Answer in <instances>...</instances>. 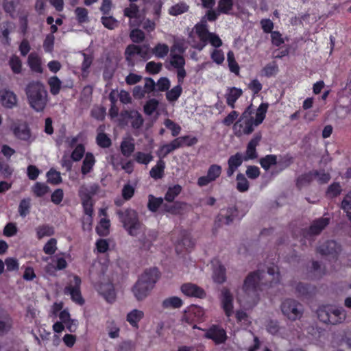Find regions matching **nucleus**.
<instances>
[{
  "mask_svg": "<svg viewBox=\"0 0 351 351\" xmlns=\"http://www.w3.org/2000/svg\"><path fill=\"white\" fill-rule=\"evenodd\" d=\"M268 106L267 104L262 103L256 110L255 118L252 115L254 112L252 106H248L233 125L234 135L241 137L251 134L254 128L259 125L265 119Z\"/></svg>",
  "mask_w": 351,
  "mask_h": 351,
  "instance_id": "nucleus-1",
  "label": "nucleus"
},
{
  "mask_svg": "<svg viewBox=\"0 0 351 351\" xmlns=\"http://www.w3.org/2000/svg\"><path fill=\"white\" fill-rule=\"evenodd\" d=\"M29 106L36 112L43 111L48 101V94L44 84L40 81L29 82L25 88Z\"/></svg>",
  "mask_w": 351,
  "mask_h": 351,
  "instance_id": "nucleus-2",
  "label": "nucleus"
},
{
  "mask_svg": "<svg viewBox=\"0 0 351 351\" xmlns=\"http://www.w3.org/2000/svg\"><path fill=\"white\" fill-rule=\"evenodd\" d=\"M117 214L128 234L136 237L141 233L143 225L140 221L136 210L132 208H127L124 210H119Z\"/></svg>",
  "mask_w": 351,
  "mask_h": 351,
  "instance_id": "nucleus-3",
  "label": "nucleus"
},
{
  "mask_svg": "<svg viewBox=\"0 0 351 351\" xmlns=\"http://www.w3.org/2000/svg\"><path fill=\"white\" fill-rule=\"evenodd\" d=\"M261 273H250L245 279L243 291L245 294L243 301L249 304H255L258 298V290L262 280Z\"/></svg>",
  "mask_w": 351,
  "mask_h": 351,
  "instance_id": "nucleus-4",
  "label": "nucleus"
},
{
  "mask_svg": "<svg viewBox=\"0 0 351 351\" xmlns=\"http://www.w3.org/2000/svg\"><path fill=\"white\" fill-rule=\"evenodd\" d=\"M318 319L326 324L336 325L343 323L346 319V311L342 307L332 305L323 306L317 310Z\"/></svg>",
  "mask_w": 351,
  "mask_h": 351,
  "instance_id": "nucleus-5",
  "label": "nucleus"
},
{
  "mask_svg": "<svg viewBox=\"0 0 351 351\" xmlns=\"http://www.w3.org/2000/svg\"><path fill=\"white\" fill-rule=\"evenodd\" d=\"M280 310L282 315L292 322L300 319L304 313L302 304L291 298H287L281 302Z\"/></svg>",
  "mask_w": 351,
  "mask_h": 351,
  "instance_id": "nucleus-6",
  "label": "nucleus"
},
{
  "mask_svg": "<svg viewBox=\"0 0 351 351\" xmlns=\"http://www.w3.org/2000/svg\"><path fill=\"white\" fill-rule=\"evenodd\" d=\"M148 54L147 49L134 45L128 46L125 51V59L130 66H134L137 62L147 59Z\"/></svg>",
  "mask_w": 351,
  "mask_h": 351,
  "instance_id": "nucleus-7",
  "label": "nucleus"
},
{
  "mask_svg": "<svg viewBox=\"0 0 351 351\" xmlns=\"http://www.w3.org/2000/svg\"><path fill=\"white\" fill-rule=\"evenodd\" d=\"M204 314V310L202 307L195 305L191 306L184 311L181 318L182 324L191 326L197 322L202 321Z\"/></svg>",
  "mask_w": 351,
  "mask_h": 351,
  "instance_id": "nucleus-8",
  "label": "nucleus"
},
{
  "mask_svg": "<svg viewBox=\"0 0 351 351\" xmlns=\"http://www.w3.org/2000/svg\"><path fill=\"white\" fill-rule=\"evenodd\" d=\"M80 286L81 279L77 276H73V280L64 288V293L69 295L74 302L82 305L84 300L81 294Z\"/></svg>",
  "mask_w": 351,
  "mask_h": 351,
  "instance_id": "nucleus-9",
  "label": "nucleus"
},
{
  "mask_svg": "<svg viewBox=\"0 0 351 351\" xmlns=\"http://www.w3.org/2000/svg\"><path fill=\"white\" fill-rule=\"evenodd\" d=\"M142 234L138 239L139 243V247L142 250H149L153 245V243L158 237V232L155 230L147 229L143 226L141 231Z\"/></svg>",
  "mask_w": 351,
  "mask_h": 351,
  "instance_id": "nucleus-10",
  "label": "nucleus"
},
{
  "mask_svg": "<svg viewBox=\"0 0 351 351\" xmlns=\"http://www.w3.org/2000/svg\"><path fill=\"white\" fill-rule=\"evenodd\" d=\"M201 26L202 27H207V23L205 18H203L200 23L196 24L189 33L188 38V43L191 45L192 47L201 51L206 46L205 39H201L199 35L197 34V27Z\"/></svg>",
  "mask_w": 351,
  "mask_h": 351,
  "instance_id": "nucleus-11",
  "label": "nucleus"
},
{
  "mask_svg": "<svg viewBox=\"0 0 351 351\" xmlns=\"http://www.w3.org/2000/svg\"><path fill=\"white\" fill-rule=\"evenodd\" d=\"M222 168L218 165H212L209 167L206 176H201L197 180V184L199 186H204L209 183L214 182L221 173Z\"/></svg>",
  "mask_w": 351,
  "mask_h": 351,
  "instance_id": "nucleus-12",
  "label": "nucleus"
},
{
  "mask_svg": "<svg viewBox=\"0 0 351 351\" xmlns=\"http://www.w3.org/2000/svg\"><path fill=\"white\" fill-rule=\"evenodd\" d=\"M197 34L201 39H205L206 45L208 42L212 46L215 47H219L222 45V40L215 34L210 33L208 30V27H202L198 26Z\"/></svg>",
  "mask_w": 351,
  "mask_h": 351,
  "instance_id": "nucleus-13",
  "label": "nucleus"
},
{
  "mask_svg": "<svg viewBox=\"0 0 351 351\" xmlns=\"http://www.w3.org/2000/svg\"><path fill=\"white\" fill-rule=\"evenodd\" d=\"M330 179V176L328 173L324 171H314L309 173L308 174L302 176L298 179V184H302L304 183H308L314 180L322 184L328 182Z\"/></svg>",
  "mask_w": 351,
  "mask_h": 351,
  "instance_id": "nucleus-14",
  "label": "nucleus"
},
{
  "mask_svg": "<svg viewBox=\"0 0 351 351\" xmlns=\"http://www.w3.org/2000/svg\"><path fill=\"white\" fill-rule=\"evenodd\" d=\"M124 16L130 19L131 27L139 26L142 22L138 7L136 4L131 3L129 7L125 8Z\"/></svg>",
  "mask_w": 351,
  "mask_h": 351,
  "instance_id": "nucleus-15",
  "label": "nucleus"
},
{
  "mask_svg": "<svg viewBox=\"0 0 351 351\" xmlns=\"http://www.w3.org/2000/svg\"><path fill=\"white\" fill-rule=\"evenodd\" d=\"M262 135L261 133L258 132L255 134L253 138L248 143L245 151V155L243 157L245 161L255 159L257 158L258 155L256 154V147L259 144Z\"/></svg>",
  "mask_w": 351,
  "mask_h": 351,
  "instance_id": "nucleus-16",
  "label": "nucleus"
},
{
  "mask_svg": "<svg viewBox=\"0 0 351 351\" xmlns=\"http://www.w3.org/2000/svg\"><path fill=\"white\" fill-rule=\"evenodd\" d=\"M221 302L226 316L230 317L233 312V296L226 288H223L221 290Z\"/></svg>",
  "mask_w": 351,
  "mask_h": 351,
  "instance_id": "nucleus-17",
  "label": "nucleus"
},
{
  "mask_svg": "<svg viewBox=\"0 0 351 351\" xmlns=\"http://www.w3.org/2000/svg\"><path fill=\"white\" fill-rule=\"evenodd\" d=\"M181 291L186 296L203 298L206 293L203 289L192 283H186L181 286Z\"/></svg>",
  "mask_w": 351,
  "mask_h": 351,
  "instance_id": "nucleus-18",
  "label": "nucleus"
},
{
  "mask_svg": "<svg viewBox=\"0 0 351 351\" xmlns=\"http://www.w3.org/2000/svg\"><path fill=\"white\" fill-rule=\"evenodd\" d=\"M318 251L322 254L335 256L341 251V247L336 241H328L322 244Z\"/></svg>",
  "mask_w": 351,
  "mask_h": 351,
  "instance_id": "nucleus-19",
  "label": "nucleus"
},
{
  "mask_svg": "<svg viewBox=\"0 0 351 351\" xmlns=\"http://www.w3.org/2000/svg\"><path fill=\"white\" fill-rule=\"evenodd\" d=\"M180 141L175 138L171 143L161 145L156 152L158 157L162 160L169 154L180 147Z\"/></svg>",
  "mask_w": 351,
  "mask_h": 351,
  "instance_id": "nucleus-20",
  "label": "nucleus"
},
{
  "mask_svg": "<svg viewBox=\"0 0 351 351\" xmlns=\"http://www.w3.org/2000/svg\"><path fill=\"white\" fill-rule=\"evenodd\" d=\"M207 338L213 339L216 343H223L226 339V333L223 328L212 326L206 333Z\"/></svg>",
  "mask_w": 351,
  "mask_h": 351,
  "instance_id": "nucleus-21",
  "label": "nucleus"
},
{
  "mask_svg": "<svg viewBox=\"0 0 351 351\" xmlns=\"http://www.w3.org/2000/svg\"><path fill=\"white\" fill-rule=\"evenodd\" d=\"M0 102L5 108H12L16 105L17 98L16 95L10 90H0Z\"/></svg>",
  "mask_w": 351,
  "mask_h": 351,
  "instance_id": "nucleus-22",
  "label": "nucleus"
},
{
  "mask_svg": "<svg viewBox=\"0 0 351 351\" xmlns=\"http://www.w3.org/2000/svg\"><path fill=\"white\" fill-rule=\"evenodd\" d=\"M213 267V279L215 282L221 284L226 281V269L221 263L215 260L212 262Z\"/></svg>",
  "mask_w": 351,
  "mask_h": 351,
  "instance_id": "nucleus-23",
  "label": "nucleus"
},
{
  "mask_svg": "<svg viewBox=\"0 0 351 351\" xmlns=\"http://www.w3.org/2000/svg\"><path fill=\"white\" fill-rule=\"evenodd\" d=\"M158 279V271L154 268L145 271L138 280L153 289L154 284Z\"/></svg>",
  "mask_w": 351,
  "mask_h": 351,
  "instance_id": "nucleus-24",
  "label": "nucleus"
},
{
  "mask_svg": "<svg viewBox=\"0 0 351 351\" xmlns=\"http://www.w3.org/2000/svg\"><path fill=\"white\" fill-rule=\"evenodd\" d=\"M241 88L237 87L228 88L225 94L227 104L231 108H235L236 101L242 95Z\"/></svg>",
  "mask_w": 351,
  "mask_h": 351,
  "instance_id": "nucleus-25",
  "label": "nucleus"
},
{
  "mask_svg": "<svg viewBox=\"0 0 351 351\" xmlns=\"http://www.w3.org/2000/svg\"><path fill=\"white\" fill-rule=\"evenodd\" d=\"M152 289L149 286L138 280L132 289V292L136 299L138 301H141L149 295Z\"/></svg>",
  "mask_w": 351,
  "mask_h": 351,
  "instance_id": "nucleus-26",
  "label": "nucleus"
},
{
  "mask_svg": "<svg viewBox=\"0 0 351 351\" xmlns=\"http://www.w3.org/2000/svg\"><path fill=\"white\" fill-rule=\"evenodd\" d=\"M14 136L23 141H28L30 138V132L27 125L25 123H14L12 127Z\"/></svg>",
  "mask_w": 351,
  "mask_h": 351,
  "instance_id": "nucleus-27",
  "label": "nucleus"
},
{
  "mask_svg": "<svg viewBox=\"0 0 351 351\" xmlns=\"http://www.w3.org/2000/svg\"><path fill=\"white\" fill-rule=\"evenodd\" d=\"M243 160L244 158L240 153H237L231 156L228 160V168L227 169V176L231 177L236 169L241 165Z\"/></svg>",
  "mask_w": 351,
  "mask_h": 351,
  "instance_id": "nucleus-28",
  "label": "nucleus"
},
{
  "mask_svg": "<svg viewBox=\"0 0 351 351\" xmlns=\"http://www.w3.org/2000/svg\"><path fill=\"white\" fill-rule=\"evenodd\" d=\"M98 291L109 302H112L115 299V291L112 283H101L98 287Z\"/></svg>",
  "mask_w": 351,
  "mask_h": 351,
  "instance_id": "nucleus-29",
  "label": "nucleus"
},
{
  "mask_svg": "<svg viewBox=\"0 0 351 351\" xmlns=\"http://www.w3.org/2000/svg\"><path fill=\"white\" fill-rule=\"evenodd\" d=\"M237 215V210L235 208H228L221 211L218 216V221L224 225L230 224Z\"/></svg>",
  "mask_w": 351,
  "mask_h": 351,
  "instance_id": "nucleus-30",
  "label": "nucleus"
},
{
  "mask_svg": "<svg viewBox=\"0 0 351 351\" xmlns=\"http://www.w3.org/2000/svg\"><path fill=\"white\" fill-rule=\"evenodd\" d=\"M329 218L322 217L314 221L309 228V234L311 235L319 234L329 223Z\"/></svg>",
  "mask_w": 351,
  "mask_h": 351,
  "instance_id": "nucleus-31",
  "label": "nucleus"
},
{
  "mask_svg": "<svg viewBox=\"0 0 351 351\" xmlns=\"http://www.w3.org/2000/svg\"><path fill=\"white\" fill-rule=\"evenodd\" d=\"M98 186L96 184L82 185L79 190V195L82 199H92V197L96 193Z\"/></svg>",
  "mask_w": 351,
  "mask_h": 351,
  "instance_id": "nucleus-32",
  "label": "nucleus"
},
{
  "mask_svg": "<svg viewBox=\"0 0 351 351\" xmlns=\"http://www.w3.org/2000/svg\"><path fill=\"white\" fill-rule=\"evenodd\" d=\"M27 64L32 71L38 73H41L43 72L41 59L37 53H31L29 55Z\"/></svg>",
  "mask_w": 351,
  "mask_h": 351,
  "instance_id": "nucleus-33",
  "label": "nucleus"
},
{
  "mask_svg": "<svg viewBox=\"0 0 351 351\" xmlns=\"http://www.w3.org/2000/svg\"><path fill=\"white\" fill-rule=\"evenodd\" d=\"M95 164V158L93 154L90 152L86 153L81 167L82 173L85 176L90 173L93 170Z\"/></svg>",
  "mask_w": 351,
  "mask_h": 351,
  "instance_id": "nucleus-34",
  "label": "nucleus"
},
{
  "mask_svg": "<svg viewBox=\"0 0 351 351\" xmlns=\"http://www.w3.org/2000/svg\"><path fill=\"white\" fill-rule=\"evenodd\" d=\"M121 152L126 157L131 156L135 149L134 139L131 137L123 138L121 143Z\"/></svg>",
  "mask_w": 351,
  "mask_h": 351,
  "instance_id": "nucleus-35",
  "label": "nucleus"
},
{
  "mask_svg": "<svg viewBox=\"0 0 351 351\" xmlns=\"http://www.w3.org/2000/svg\"><path fill=\"white\" fill-rule=\"evenodd\" d=\"M125 114L131 120V125L134 129H139L143 123V119L140 113L136 110L126 111Z\"/></svg>",
  "mask_w": 351,
  "mask_h": 351,
  "instance_id": "nucleus-36",
  "label": "nucleus"
},
{
  "mask_svg": "<svg viewBox=\"0 0 351 351\" xmlns=\"http://www.w3.org/2000/svg\"><path fill=\"white\" fill-rule=\"evenodd\" d=\"M183 304L182 299L178 296H172L165 299L162 302L163 308H178Z\"/></svg>",
  "mask_w": 351,
  "mask_h": 351,
  "instance_id": "nucleus-37",
  "label": "nucleus"
},
{
  "mask_svg": "<svg viewBox=\"0 0 351 351\" xmlns=\"http://www.w3.org/2000/svg\"><path fill=\"white\" fill-rule=\"evenodd\" d=\"M165 168V162L160 159L156 165L151 169L149 172L150 176L154 179L161 178L163 176Z\"/></svg>",
  "mask_w": 351,
  "mask_h": 351,
  "instance_id": "nucleus-38",
  "label": "nucleus"
},
{
  "mask_svg": "<svg viewBox=\"0 0 351 351\" xmlns=\"http://www.w3.org/2000/svg\"><path fill=\"white\" fill-rule=\"evenodd\" d=\"M144 313L138 309L131 311L127 315V321L132 326H137L138 322L143 317Z\"/></svg>",
  "mask_w": 351,
  "mask_h": 351,
  "instance_id": "nucleus-39",
  "label": "nucleus"
},
{
  "mask_svg": "<svg viewBox=\"0 0 351 351\" xmlns=\"http://www.w3.org/2000/svg\"><path fill=\"white\" fill-rule=\"evenodd\" d=\"M15 28L14 23L11 22H6L3 23L2 29H1V38L2 43L5 45H8L10 43V38L9 34L11 32H12Z\"/></svg>",
  "mask_w": 351,
  "mask_h": 351,
  "instance_id": "nucleus-40",
  "label": "nucleus"
},
{
  "mask_svg": "<svg viewBox=\"0 0 351 351\" xmlns=\"http://www.w3.org/2000/svg\"><path fill=\"white\" fill-rule=\"evenodd\" d=\"M233 5V0H219L217 5V13L230 14Z\"/></svg>",
  "mask_w": 351,
  "mask_h": 351,
  "instance_id": "nucleus-41",
  "label": "nucleus"
},
{
  "mask_svg": "<svg viewBox=\"0 0 351 351\" xmlns=\"http://www.w3.org/2000/svg\"><path fill=\"white\" fill-rule=\"evenodd\" d=\"M169 51V48L168 45L165 43H158L152 49L153 54L158 58H165L168 54Z\"/></svg>",
  "mask_w": 351,
  "mask_h": 351,
  "instance_id": "nucleus-42",
  "label": "nucleus"
},
{
  "mask_svg": "<svg viewBox=\"0 0 351 351\" xmlns=\"http://www.w3.org/2000/svg\"><path fill=\"white\" fill-rule=\"evenodd\" d=\"M182 92L180 84H178L166 93V98L170 102H174L178 100Z\"/></svg>",
  "mask_w": 351,
  "mask_h": 351,
  "instance_id": "nucleus-43",
  "label": "nucleus"
},
{
  "mask_svg": "<svg viewBox=\"0 0 351 351\" xmlns=\"http://www.w3.org/2000/svg\"><path fill=\"white\" fill-rule=\"evenodd\" d=\"M48 84L52 95H56L60 93L62 82L57 76L51 77L48 80Z\"/></svg>",
  "mask_w": 351,
  "mask_h": 351,
  "instance_id": "nucleus-44",
  "label": "nucleus"
},
{
  "mask_svg": "<svg viewBox=\"0 0 351 351\" xmlns=\"http://www.w3.org/2000/svg\"><path fill=\"white\" fill-rule=\"evenodd\" d=\"M36 197H43L49 192V187L45 183L36 182L32 188Z\"/></svg>",
  "mask_w": 351,
  "mask_h": 351,
  "instance_id": "nucleus-45",
  "label": "nucleus"
},
{
  "mask_svg": "<svg viewBox=\"0 0 351 351\" xmlns=\"http://www.w3.org/2000/svg\"><path fill=\"white\" fill-rule=\"evenodd\" d=\"M276 163L277 156L276 155H267L260 160L261 167L266 171L269 170L272 165H274Z\"/></svg>",
  "mask_w": 351,
  "mask_h": 351,
  "instance_id": "nucleus-46",
  "label": "nucleus"
},
{
  "mask_svg": "<svg viewBox=\"0 0 351 351\" xmlns=\"http://www.w3.org/2000/svg\"><path fill=\"white\" fill-rule=\"evenodd\" d=\"M163 202L161 197H156L152 195L148 196L147 208L152 212H156Z\"/></svg>",
  "mask_w": 351,
  "mask_h": 351,
  "instance_id": "nucleus-47",
  "label": "nucleus"
},
{
  "mask_svg": "<svg viewBox=\"0 0 351 351\" xmlns=\"http://www.w3.org/2000/svg\"><path fill=\"white\" fill-rule=\"evenodd\" d=\"M101 132L97 136V143L101 147H108L111 145V140L107 136L106 134L102 132L104 127L100 126L98 128Z\"/></svg>",
  "mask_w": 351,
  "mask_h": 351,
  "instance_id": "nucleus-48",
  "label": "nucleus"
},
{
  "mask_svg": "<svg viewBox=\"0 0 351 351\" xmlns=\"http://www.w3.org/2000/svg\"><path fill=\"white\" fill-rule=\"evenodd\" d=\"M181 191L182 187L178 184L171 186L168 189L167 192L165 194V199L167 202H173L174 199L180 193Z\"/></svg>",
  "mask_w": 351,
  "mask_h": 351,
  "instance_id": "nucleus-49",
  "label": "nucleus"
},
{
  "mask_svg": "<svg viewBox=\"0 0 351 351\" xmlns=\"http://www.w3.org/2000/svg\"><path fill=\"white\" fill-rule=\"evenodd\" d=\"M237 189L239 192H245L249 189V182L242 173L237 176Z\"/></svg>",
  "mask_w": 351,
  "mask_h": 351,
  "instance_id": "nucleus-50",
  "label": "nucleus"
},
{
  "mask_svg": "<svg viewBox=\"0 0 351 351\" xmlns=\"http://www.w3.org/2000/svg\"><path fill=\"white\" fill-rule=\"evenodd\" d=\"M81 54L84 58L81 69L82 71V75L84 76H86L89 72L88 69L93 63V58L91 55L86 54L84 52H82Z\"/></svg>",
  "mask_w": 351,
  "mask_h": 351,
  "instance_id": "nucleus-51",
  "label": "nucleus"
},
{
  "mask_svg": "<svg viewBox=\"0 0 351 351\" xmlns=\"http://www.w3.org/2000/svg\"><path fill=\"white\" fill-rule=\"evenodd\" d=\"M170 64L174 68L179 69L184 67L185 64V60L182 56L173 54V50L171 49Z\"/></svg>",
  "mask_w": 351,
  "mask_h": 351,
  "instance_id": "nucleus-52",
  "label": "nucleus"
},
{
  "mask_svg": "<svg viewBox=\"0 0 351 351\" xmlns=\"http://www.w3.org/2000/svg\"><path fill=\"white\" fill-rule=\"evenodd\" d=\"M9 65L14 73H21L22 70V62L18 56H12L9 60Z\"/></svg>",
  "mask_w": 351,
  "mask_h": 351,
  "instance_id": "nucleus-53",
  "label": "nucleus"
},
{
  "mask_svg": "<svg viewBox=\"0 0 351 351\" xmlns=\"http://www.w3.org/2000/svg\"><path fill=\"white\" fill-rule=\"evenodd\" d=\"M31 207V200L29 198L23 199L20 202L19 206V213L23 217H26L29 213Z\"/></svg>",
  "mask_w": 351,
  "mask_h": 351,
  "instance_id": "nucleus-54",
  "label": "nucleus"
},
{
  "mask_svg": "<svg viewBox=\"0 0 351 351\" xmlns=\"http://www.w3.org/2000/svg\"><path fill=\"white\" fill-rule=\"evenodd\" d=\"M227 61L230 71L235 74H239V66L235 60L234 54L232 51H230L227 54Z\"/></svg>",
  "mask_w": 351,
  "mask_h": 351,
  "instance_id": "nucleus-55",
  "label": "nucleus"
},
{
  "mask_svg": "<svg viewBox=\"0 0 351 351\" xmlns=\"http://www.w3.org/2000/svg\"><path fill=\"white\" fill-rule=\"evenodd\" d=\"M188 9L189 6L186 4L184 3H180L171 7L169 10V13L171 15L177 16L182 13H184L188 10Z\"/></svg>",
  "mask_w": 351,
  "mask_h": 351,
  "instance_id": "nucleus-56",
  "label": "nucleus"
},
{
  "mask_svg": "<svg viewBox=\"0 0 351 351\" xmlns=\"http://www.w3.org/2000/svg\"><path fill=\"white\" fill-rule=\"evenodd\" d=\"M53 234V230L49 226H42L36 228L37 237L40 239L45 237H49Z\"/></svg>",
  "mask_w": 351,
  "mask_h": 351,
  "instance_id": "nucleus-57",
  "label": "nucleus"
},
{
  "mask_svg": "<svg viewBox=\"0 0 351 351\" xmlns=\"http://www.w3.org/2000/svg\"><path fill=\"white\" fill-rule=\"evenodd\" d=\"M57 250V241L56 239H50L43 247V251L49 255L53 254Z\"/></svg>",
  "mask_w": 351,
  "mask_h": 351,
  "instance_id": "nucleus-58",
  "label": "nucleus"
},
{
  "mask_svg": "<svg viewBox=\"0 0 351 351\" xmlns=\"http://www.w3.org/2000/svg\"><path fill=\"white\" fill-rule=\"evenodd\" d=\"M85 152V148L84 146L79 143L74 149L73 152L71 153V158L73 161H79L80 160Z\"/></svg>",
  "mask_w": 351,
  "mask_h": 351,
  "instance_id": "nucleus-59",
  "label": "nucleus"
},
{
  "mask_svg": "<svg viewBox=\"0 0 351 351\" xmlns=\"http://www.w3.org/2000/svg\"><path fill=\"white\" fill-rule=\"evenodd\" d=\"M164 125H165V127L167 128H168L169 130H170L171 131V134L173 136H178L181 131L180 126L178 125V124H176V123H174L171 119H166L164 122Z\"/></svg>",
  "mask_w": 351,
  "mask_h": 351,
  "instance_id": "nucleus-60",
  "label": "nucleus"
},
{
  "mask_svg": "<svg viewBox=\"0 0 351 351\" xmlns=\"http://www.w3.org/2000/svg\"><path fill=\"white\" fill-rule=\"evenodd\" d=\"M130 37L134 43H139L144 40L145 34L142 30L136 28L131 31Z\"/></svg>",
  "mask_w": 351,
  "mask_h": 351,
  "instance_id": "nucleus-61",
  "label": "nucleus"
},
{
  "mask_svg": "<svg viewBox=\"0 0 351 351\" xmlns=\"http://www.w3.org/2000/svg\"><path fill=\"white\" fill-rule=\"evenodd\" d=\"M278 71V66L276 62H272L267 64L263 69L264 75L270 77L276 75Z\"/></svg>",
  "mask_w": 351,
  "mask_h": 351,
  "instance_id": "nucleus-62",
  "label": "nucleus"
},
{
  "mask_svg": "<svg viewBox=\"0 0 351 351\" xmlns=\"http://www.w3.org/2000/svg\"><path fill=\"white\" fill-rule=\"evenodd\" d=\"M135 159L136 162L140 164L147 165L153 160V156L150 154H145L143 152H137L135 154Z\"/></svg>",
  "mask_w": 351,
  "mask_h": 351,
  "instance_id": "nucleus-63",
  "label": "nucleus"
},
{
  "mask_svg": "<svg viewBox=\"0 0 351 351\" xmlns=\"http://www.w3.org/2000/svg\"><path fill=\"white\" fill-rule=\"evenodd\" d=\"M47 176L48 181L55 184H58L62 181L60 172L53 169H50L47 172Z\"/></svg>",
  "mask_w": 351,
  "mask_h": 351,
  "instance_id": "nucleus-64",
  "label": "nucleus"
}]
</instances>
